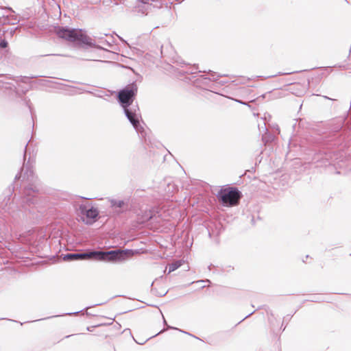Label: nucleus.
I'll return each instance as SVG.
<instances>
[{
    "instance_id": "nucleus-1",
    "label": "nucleus",
    "mask_w": 351,
    "mask_h": 351,
    "mask_svg": "<svg viewBox=\"0 0 351 351\" xmlns=\"http://www.w3.org/2000/svg\"><path fill=\"white\" fill-rule=\"evenodd\" d=\"M137 90L138 87L136 84H128L119 91L117 99L128 121L138 133L142 134L144 129L140 123L141 114L138 105L134 104Z\"/></svg>"
},
{
    "instance_id": "nucleus-2",
    "label": "nucleus",
    "mask_w": 351,
    "mask_h": 351,
    "mask_svg": "<svg viewBox=\"0 0 351 351\" xmlns=\"http://www.w3.org/2000/svg\"><path fill=\"white\" fill-rule=\"evenodd\" d=\"M128 250H110V251H91L84 253H73L65 254L64 261H73L85 259H93L97 261H121L125 259Z\"/></svg>"
},
{
    "instance_id": "nucleus-3",
    "label": "nucleus",
    "mask_w": 351,
    "mask_h": 351,
    "mask_svg": "<svg viewBox=\"0 0 351 351\" xmlns=\"http://www.w3.org/2000/svg\"><path fill=\"white\" fill-rule=\"evenodd\" d=\"M57 34L60 38L66 39L69 41L78 42L91 47L103 49L101 47L96 45L95 41L90 37L84 34L81 29H77L61 27L57 31Z\"/></svg>"
},
{
    "instance_id": "nucleus-4",
    "label": "nucleus",
    "mask_w": 351,
    "mask_h": 351,
    "mask_svg": "<svg viewBox=\"0 0 351 351\" xmlns=\"http://www.w3.org/2000/svg\"><path fill=\"white\" fill-rule=\"evenodd\" d=\"M217 197L223 206H234L238 204L241 195L236 188H226L220 189Z\"/></svg>"
},
{
    "instance_id": "nucleus-5",
    "label": "nucleus",
    "mask_w": 351,
    "mask_h": 351,
    "mask_svg": "<svg viewBox=\"0 0 351 351\" xmlns=\"http://www.w3.org/2000/svg\"><path fill=\"white\" fill-rule=\"evenodd\" d=\"M161 3L158 0H147V2L141 3L133 8V12L141 15H147L152 11V8H160Z\"/></svg>"
},
{
    "instance_id": "nucleus-6",
    "label": "nucleus",
    "mask_w": 351,
    "mask_h": 351,
    "mask_svg": "<svg viewBox=\"0 0 351 351\" xmlns=\"http://www.w3.org/2000/svg\"><path fill=\"white\" fill-rule=\"evenodd\" d=\"M79 209L81 214L86 217V224H91L93 221H95L99 215V211L97 208L93 207L88 208L86 205L81 204L79 207Z\"/></svg>"
},
{
    "instance_id": "nucleus-7",
    "label": "nucleus",
    "mask_w": 351,
    "mask_h": 351,
    "mask_svg": "<svg viewBox=\"0 0 351 351\" xmlns=\"http://www.w3.org/2000/svg\"><path fill=\"white\" fill-rule=\"evenodd\" d=\"M108 201L110 204V208L116 215H120L127 209L128 202L125 200L109 199Z\"/></svg>"
},
{
    "instance_id": "nucleus-8",
    "label": "nucleus",
    "mask_w": 351,
    "mask_h": 351,
    "mask_svg": "<svg viewBox=\"0 0 351 351\" xmlns=\"http://www.w3.org/2000/svg\"><path fill=\"white\" fill-rule=\"evenodd\" d=\"M182 265V261H177L172 263L171 264L169 265L168 273L169 274L172 271H174L177 269H178Z\"/></svg>"
},
{
    "instance_id": "nucleus-9",
    "label": "nucleus",
    "mask_w": 351,
    "mask_h": 351,
    "mask_svg": "<svg viewBox=\"0 0 351 351\" xmlns=\"http://www.w3.org/2000/svg\"><path fill=\"white\" fill-rule=\"evenodd\" d=\"M31 191H32L33 193L38 192V189L36 187L33 188L32 186H28V187L25 189L24 193H25V195L27 196H29L30 194H31ZM26 201L27 202H30L31 201L30 198L29 197H26Z\"/></svg>"
},
{
    "instance_id": "nucleus-10",
    "label": "nucleus",
    "mask_w": 351,
    "mask_h": 351,
    "mask_svg": "<svg viewBox=\"0 0 351 351\" xmlns=\"http://www.w3.org/2000/svg\"><path fill=\"white\" fill-rule=\"evenodd\" d=\"M8 43L5 39L1 40L0 41V47L1 48H3V49L6 48L8 47Z\"/></svg>"
},
{
    "instance_id": "nucleus-11",
    "label": "nucleus",
    "mask_w": 351,
    "mask_h": 351,
    "mask_svg": "<svg viewBox=\"0 0 351 351\" xmlns=\"http://www.w3.org/2000/svg\"><path fill=\"white\" fill-rule=\"evenodd\" d=\"M258 128H259V130L260 132H267V129L266 128V126H265V123H263V126H261L260 124L258 125Z\"/></svg>"
},
{
    "instance_id": "nucleus-12",
    "label": "nucleus",
    "mask_w": 351,
    "mask_h": 351,
    "mask_svg": "<svg viewBox=\"0 0 351 351\" xmlns=\"http://www.w3.org/2000/svg\"><path fill=\"white\" fill-rule=\"evenodd\" d=\"M195 282L201 284V283H205V282H210V280H197Z\"/></svg>"
},
{
    "instance_id": "nucleus-13",
    "label": "nucleus",
    "mask_w": 351,
    "mask_h": 351,
    "mask_svg": "<svg viewBox=\"0 0 351 351\" xmlns=\"http://www.w3.org/2000/svg\"><path fill=\"white\" fill-rule=\"evenodd\" d=\"M60 315H54V316H51V317H48L47 318H44L43 319H50V318H52V317H59ZM43 319H37L36 321H40V320H42Z\"/></svg>"
},
{
    "instance_id": "nucleus-14",
    "label": "nucleus",
    "mask_w": 351,
    "mask_h": 351,
    "mask_svg": "<svg viewBox=\"0 0 351 351\" xmlns=\"http://www.w3.org/2000/svg\"><path fill=\"white\" fill-rule=\"evenodd\" d=\"M12 217H15V218H16V217H20V215H18V214H15V213H14V211H13V212H12Z\"/></svg>"
},
{
    "instance_id": "nucleus-15",
    "label": "nucleus",
    "mask_w": 351,
    "mask_h": 351,
    "mask_svg": "<svg viewBox=\"0 0 351 351\" xmlns=\"http://www.w3.org/2000/svg\"><path fill=\"white\" fill-rule=\"evenodd\" d=\"M263 141H265L266 143L269 141L268 138H267L266 136H263Z\"/></svg>"
},
{
    "instance_id": "nucleus-16",
    "label": "nucleus",
    "mask_w": 351,
    "mask_h": 351,
    "mask_svg": "<svg viewBox=\"0 0 351 351\" xmlns=\"http://www.w3.org/2000/svg\"><path fill=\"white\" fill-rule=\"evenodd\" d=\"M79 312H75V313H66V315H76Z\"/></svg>"
},
{
    "instance_id": "nucleus-17",
    "label": "nucleus",
    "mask_w": 351,
    "mask_h": 351,
    "mask_svg": "<svg viewBox=\"0 0 351 351\" xmlns=\"http://www.w3.org/2000/svg\"><path fill=\"white\" fill-rule=\"evenodd\" d=\"M215 75H212V77H213V80H216L217 79V77H219V75H217V77H215Z\"/></svg>"
},
{
    "instance_id": "nucleus-18",
    "label": "nucleus",
    "mask_w": 351,
    "mask_h": 351,
    "mask_svg": "<svg viewBox=\"0 0 351 351\" xmlns=\"http://www.w3.org/2000/svg\"><path fill=\"white\" fill-rule=\"evenodd\" d=\"M253 313H250L249 315H246L243 319V320H244L245 319L247 318L248 317H250Z\"/></svg>"
},
{
    "instance_id": "nucleus-19",
    "label": "nucleus",
    "mask_w": 351,
    "mask_h": 351,
    "mask_svg": "<svg viewBox=\"0 0 351 351\" xmlns=\"http://www.w3.org/2000/svg\"><path fill=\"white\" fill-rule=\"evenodd\" d=\"M235 101H237V102H239V103H240V104H245V103H244V102H243V101H240V100H237V99H236Z\"/></svg>"
},
{
    "instance_id": "nucleus-20",
    "label": "nucleus",
    "mask_w": 351,
    "mask_h": 351,
    "mask_svg": "<svg viewBox=\"0 0 351 351\" xmlns=\"http://www.w3.org/2000/svg\"><path fill=\"white\" fill-rule=\"evenodd\" d=\"M91 328H92V327H87L86 330H87L88 331H92Z\"/></svg>"
},
{
    "instance_id": "nucleus-21",
    "label": "nucleus",
    "mask_w": 351,
    "mask_h": 351,
    "mask_svg": "<svg viewBox=\"0 0 351 351\" xmlns=\"http://www.w3.org/2000/svg\"><path fill=\"white\" fill-rule=\"evenodd\" d=\"M94 37L96 38L102 39V37H99V36H95Z\"/></svg>"
},
{
    "instance_id": "nucleus-22",
    "label": "nucleus",
    "mask_w": 351,
    "mask_h": 351,
    "mask_svg": "<svg viewBox=\"0 0 351 351\" xmlns=\"http://www.w3.org/2000/svg\"><path fill=\"white\" fill-rule=\"evenodd\" d=\"M163 331H164V330H161V331L158 332V335L160 334V333H161V332H162ZM156 335H157V334H156Z\"/></svg>"
},
{
    "instance_id": "nucleus-23",
    "label": "nucleus",
    "mask_w": 351,
    "mask_h": 351,
    "mask_svg": "<svg viewBox=\"0 0 351 351\" xmlns=\"http://www.w3.org/2000/svg\"><path fill=\"white\" fill-rule=\"evenodd\" d=\"M20 177H21V176H19V175H16L15 178L17 179L18 178H20Z\"/></svg>"
},
{
    "instance_id": "nucleus-24",
    "label": "nucleus",
    "mask_w": 351,
    "mask_h": 351,
    "mask_svg": "<svg viewBox=\"0 0 351 351\" xmlns=\"http://www.w3.org/2000/svg\"><path fill=\"white\" fill-rule=\"evenodd\" d=\"M201 284H202V287H206V285H204V283H201Z\"/></svg>"
},
{
    "instance_id": "nucleus-25",
    "label": "nucleus",
    "mask_w": 351,
    "mask_h": 351,
    "mask_svg": "<svg viewBox=\"0 0 351 351\" xmlns=\"http://www.w3.org/2000/svg\"><path fill=\"white\" fill-rule=\"evenodd\" d=\"M201 284H202V287H206V285H204V283H201Z\"/></svg>"
},
{
    "instance_id": "nucleus-26",
    "label": "nucleus",
    "mask_w": 351,
    "mask_h": 351,
    "mask_svg": "<svg viewBox=\"0 0 351 351\" xmlns=\"http://www.w3.org/2000/svg\"><path fill=\"white\" fill-rule=\"evenodd\" d=\"M324 98L328 99H331L330 98L328 97L327 96H324Z\"/></svg>"
},
{
    "instance_id": "nucleus-27",
    "label": "nucleus",
    "mask_w": 351,
    "mask_h": 351,
    "mask_svg": "<svg viewBox=\"0 0 351 351\" xmlns=\"http://www.w3.org/2000/svg\"><path fill=\"white\" fill-rule=\"evenodd\" d=\"M71 336V335H67V336H66V337H65V338H69V337H70Z\"/></svg>"
},
{
    "instance_id": "nucleus-28",
    "label": "nucleus",
    "mask_w": 351,
    "mask_h": 351,
    "mask_svg": "<svg viewBox=\"0 0 351 351\" xmlns=\"http://www.w3.org/2000/svg\"><path fill=\"white\" fill-rule=\"evenodd\" d=\"M213 265H210L209 267H208V269H210V267H212Z\"/></svg>"
},
{
    "instance_id": "nucleus-29",
    "label": "nucleus",
    "mask_w": 351,
    "mask_h": 351,
    "mask_svg": "<svg viewBox=\"0 0 351 351\" xmlns=\"http://www.w3.org/2000/svg\"><path fill=\"white\" fill-rule=\"evenodd\" d=\"M106 43L107 45H109V43L108 42H105Z\"/></svg>"
}]
</instances>
